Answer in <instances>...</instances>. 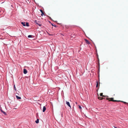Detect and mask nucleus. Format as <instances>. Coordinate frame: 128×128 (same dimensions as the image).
I'll use <instances>...</instances> for the list:
<instances>
[{
    "mask_svg": "<svg viewBox=\"0 0 128 128\" xmlns=\"http://www.w3.org/2000/svg\"><path fill=\"white\" fill-rule=\"evenodd\" d=\"M106 100H109V99H110L111 100H109V101H112L114 102H120V100H113V99H114L113 98H106Z\"/></svg>",
    "mask_w": 128,
    "mask_h": 128,
    "instance_id": "f257e3e1",
    "label": "nucleus"
},
{
    "mask_svg": "<svg viewBox=\"0 0 128 128\" xmlns=\"http://www.w3.org/2000/svg\"><path fill=\"white\" fill-rule=\"evenodd\" d=\"M36 23L39 26H41V23L39 21H37L36 20L35 21Z\"/></svg>",
    "mask_w": 128,
    "mask_h": 128,
    "instance_id": "f03ea898",
    "label": "nucleus"
},
{
    "mask_svg": "<svg viewBox=\"0 0 128 128\" xmlns=\"http://www.w3.org/2000/svg\"><path fill=\"white\" fill-rule=\"evenodd\" d=\"M66 104H67L69 107H70V108H71V107L70 102H68L67 101H66Z\"/></svg>",
    "mask_w": 128,
    "mask_h": 128,
    "instance_id": "7ed1b4c3",
    "label": "nucleus"
},
{
    "mask_svg": "<svg viewBox=\"0 0 128 128\" xmlns=\"http://www.w3.org/2000/svg\"><path fill=\"white\" fill-rule=\"evenodd\" d=\"M24 74H26L27 73V71L26 69H24Z\"/></svg>",
    "mask_w": 128,
    "mask_h": 128,
    "instance_id": "20e7f679",
    "label": "nucleus"
},
{
    "mask_svg": "<svg viewBox=\"0 0 128 128\" xmlns=\"http://www.w3.org/2000/svg\"><path fill=\"white\" fill-rule=\"evenodd\" d=\"M0 110H1V112H2L3 113L4 115H6V114H7L5 112H4V111L2 110V109L1 108Z\"/></svg>",
    "mask_w": 128,
    "mask_h": 128,
    "instance_id": "39448f33",
    "label": "nucleus"
},
{
    "mask_svg": "<svg viewBox=\"0 0 128 128\" xmlns=\"http://www.w3.org/2000/svg\"><path fill=\"white\" fill-rule=\"evenodd\" d=\"M46 110V107L45 106H44L43 107V110L42 111L43 112H44Z\"/></svg>",
    "mask_w": 128,
    "mask_h": 128,
    "instance_id": "423d86ee",
    "label": "nucleus"
},
{
    "mask_svg": "<svg viewBox=\"0 0 128 128\" xmlns=\"http://www.w3.org/2000/svg\"><path fill=\"white\" fill-rule=\"evenodd\" d=\"M40 11L42 13V14H41V15L42 16L43 15H44V13L42 10H40Z\"/></svg>",
    "mask_w": 128,
    "mask_h": 128,
    "instance_id": "0eeeda50",
    "label": "nucleus"
},
{
    "mask_svg": "<svg viewBox=\"0 0 128 128\" xmlns=\"http://www.w3.org/2000/svg\"><path fill=\"white\" fill-rule=\"evenodd\" d=\"M16 98L18 99H20L21 98L20 97L18 96H16Z\"/></svg>",
    "mask_w": 128,
    "mask_h": 128,
    "instance_id": "6e6552de",
    "label": "nucleus"
},
{
    "mask_svg": "<svg viewBox=\"0 0 128 128\" xmlns=\"http://www.w3.org/2000/svg\"><path fill=\"white\" fill-rule=\"evenodd\" d=\"M25 22H21V24L24 26H26V24H25Z\"/></svg>",
    "mask_w": 128,
    "mask_h": 128,
    "instance_id": "1a4fd4ad",
    "label": "nucleus"
},
{
    "mask_svg": "<svg viewBox=\"0 0 128 128\" xmlns=\"http://www.w3.org/2000/svg\"><path fill=\"white\" fill-rule=\"evenodd\" d=\"M103 93H101L100 94V96H102V97H105L106 96H105L103 95ZM107 97H108V96H106Z\"/></svg>",
    "mask_w": 128,
    "mask_h": 128,
    "instance_id": "9d476101",
    "label": "nucleus"
},
{
    "mask_svg": "<svg viewBox=\"0 0 128 128\" xmlns=\"http://www.w3.org/2000/svg\"><path fill=\"white\" fill-rule=\"evenodd\" d=\"M85 40L86 41V42L87 44H90V42L88 40H87L86 39V40Z\"/></svg>",
    "mask_w": 128,
    "mask_h": 128,
    "instance_id": "9b49d317",
    "label": "nucleus"
},
{
    "mask_svg": "<svg viewBox=\"0 0 128 128\" xmlns=\"http://www.w3.org/2000/svg\"><path fill=\"white\" fill-rule=\"evenodd\" d=\"M96 88H97L98 86V82L96 81Z\"/></svg>",
    "mask_w": 128,
    "mask_h": 128,
    "instance_id": "f8f14e48",
    "label": "nucleus"
},
{
    "mask_svg": "<svg viewBox=\"0 0 128 128\" xmlns=\"http://www.w3.org/2000/svg\"><path fill=\"white\" fill-rule=\"evenodd\" d=\"M35 122L36 124L38 123L39 122V119H37V120Z\"/></svg>",
    "mask_w": 128,
    "mask_h": 128,
    "instance_id": "ddd939ff",
    "label": "nucleus"
},
{
    "mask_svg": "<svg viewBox=\"0 0 128 128\" xmlns=\"http://www.w3.org/2000/svg\"><path fill=\"white\" fill-rule=\"evenodd\" d=\"M26 26H29V24L28 23V22H26Z\"/></svg>",
    "mask_w": 128,
    "mask_h": 128,
    "instance_id": "4468645a",
    "label": "nucleus"
},
{
    "mask_svg": "<svg viewBox=\"0 0 128 128\" xmlns=\"http://www.w3.org/2000/svg\"><path fill=\"white\" fill-rule=\"evenodd\" d=\"M32 35H29L28 36V38H31L32 37Z\"/></svg>",
    "mask_w": 128,
    "mask_h": 128,
    "instance_id": "2eb2a0df",
    "label": "nucleus"
},
{
    "mask_svg": "<svg viewBox=\"0 0 128 128\" xmlns=\"http://www.w3.org/2000/svg\"><path fill=\"white\" fill-rule=\"evenodd\" d=\"M98 99H100V100H102V99H103V98H102V97H100H100H98Z\"/></svg>",
    "mask_w": 128,
    "mask_h": 128,
    "instance_id": "dca6fc26",
    "label": "nucleus"
},
{
    "mask_svg": "<svg viewBox=\"0 0 128 128\" xmlns=\"http://www.w3.org/2000/svg\"><path fill=\"white\" fill-rule=\"evenodd\" d=\"M122 102H123L124 104H127V105H128V103L126 102H124L123 101H122Z\"/></svg>",
    "mask_w": 128,
    "mask_h": 128,
    "instance_id": "f3484780",
    "label": "nucleus"
},
{
    "mask_svg": "<svg viewBox=\"0 0 128 128\" xmlns=\"http://www.w3.org/2000/svg\"><path fill=\"white\" fill-rule=\"evenodd\" d=\"M79 108L80 109H82V108L81 106H79Z\"/></svg>",
    "mask_w": 128,
    "mask_h": 128,
    "instance_id": "a211bd4d",
    "label": "nucleus"
},
{
    "mask_svg": "<svg viewBox=\"0 0 128 128\" xmlns=\"http://www.w3.org/2000/svg\"><path fill=\"white\" fill-rule=\"evenodd\" d=\"M14 89L15 90H16V88L15 87V85H14Z\"/></svg>",
    "mask_w": 128,
    "mask_h": 128,
    "instance_id": "6ab92c4d",
    "label": "nucleus"
},
{
    "mask_svg": "<svg viewBox=\"0 0 128 128\" xmlns=\"http://www.w3.org/2000/svg\"><path fill=\"white\" fill-rule=\"evenodd\" d=\"M48 17L49 18H50V20H52V19L51 18V17H50L49 16H48Z\"/></svg>",
    "mask_w": 128,
    "mask_h": 128,
    "instance_id": "aec40b11",
    "label": "nucleus"
},
{
    "mask_svg": "<svg viewBox=\"0 0 128 128\" xmlns=\"http://www.w3.org/2000/svg\"><path fill=\"white\" fill-rule=\"evenodd\" d=\"M52 26H54V27H56V26L55 25H54L53 24H52Z\"/></svg>",
    "mask_w": 128,
    "mask_h": 128,
    "instance_id": "412c9836",
    "label": "nucleus"
},
{
    "mask_svg": "<svg viewBox=\"0 0 128 128\" xmlns=\"http://www.w3.org/2000/svg\"><path fill=\"white\" fill-rule=\"evenodd\" d=\"M100 82H99V84L100 85Z\"/></svg>",
    "mask_w": 128,
    "mask_h": 128,
    "instance_id": "4be33fe9",
    "label": "nucleus"
}]
</instances>
